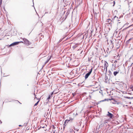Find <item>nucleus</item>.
Wrapping results in <instances>:
<instances>
[{"label":"nucleus","instance_id":"f257e3e1","mask_svg":"<svg viewBox=\"0 0 133 133\" xmlns=\"http://www.w3.org/2000/svg\"><path fill=\"white\" fill-rule=\"evenodd\" d=\"M73 128L76 131H78V129H77L75 128V127H72L71 128H70V129H69V131L70 132H73L75 133V132H74V131L72 128Z\"/></svg>","mask_w":133,"mask_h":133},{"label":"nucleus","instance_id":"f03ea898","mask_svg":"<svg viewBox=\"0 0 133 133\" xmlns=\"http://www.w3.org/2000/svg\"><path fill=\"white\" fill-rule=\"evenodd\" d=\"M24 43L25 44L27 45H29L30 44L29 41L27 39H23Z\"/></svg>","mask_w":133,"mask_h":133},{"label":"nucleus","instance_id":"7ed1b4c3","mask_svg":"<svg viewBox=\"0 0 133 133\" xmlns=\"http://www.w3.org/2000/svg\"><path fill=\"white\" fill-rule=\"evenodd\" d=\"M72 120L73 119L71 118V119H70V120H68L67 119L65 120L64 123V126H66L67 125V124L68 122H72Z\"/></svg>","mask_w":133,"mask_h":133},{"label":"nucleus","instance_id":"20e7f679","mask_svg":"<svg viewBox=\"0 0 133 133\" xmlns=\"http://www.w3.org/2000/svg\"><path fill=\"white\" fill-rule=\"evenodd\" d=\"M92 68L90 70V71L88 73H87L85 75V79L87 78L90 75V74L92 72Z\"/></svg>","mask_w":133,"mask_h":133},{"label":"nucleus","instance_id":"39448f33","mask_svg":"<svg viewBox=\"0 0 133 133\" xmlns=\"http://www.w3.org/2000/svg\"><path fill=\"white\" fill-rule=\"evenodd\" d=\"M108 63L106 61H104V69H105V68L106 70V71L107 70V68L108 67Z\"/></svg>","mask_w":133,"mask_h":133},{"label":"nucleus","instance_id":"423d86ee","mask_svg":"<svg viewBox=\"0 0 133 133\" xmlns=\"http://www.w3.org/2000/svg\"><path fill=\"white\" fill-rule=\"evenodd\" d=\"M108 114H107V115L110 118H112L114 115L110 113L109 112H108Z\"/></svg>","mask_w":133,"mask_h":133},{"label":"nucleus","instance_id":"0eeeda50","mask_svg":"<svg viewBox=\"0 0 133 133\" xmlns=\"http://www.w3.org/2000/svg\"><path fill=\"white\" fill-rule=\"evenodd\" d=\"M128 91L129 92L131 91H133V86L131 85L130 86L128 89Z\"/></svg>","mask_w":133,"mask_h":133},{"label":"nucleus","instance_id":"6e6552de","mask_svg":"<svg viewBox=\"0 0 133 133\" xmlns=\"http://www.w3.org/2000/svg\"><path fill=\"white\" fill-rule=\"evenodd\" d=\"M19 43V42H16L13 43L11 44L10 45V46H12L13 45H16L18 44Z\"/></svg>","mask_w":133,"mask_h":133},{"label":"nucleus","instance_id":"1a4fd4ad","mask_svg":"<svg viewBox=\"0 0 133 133\" xmlns=\"http://www.w3.org/2000/svg\"><path fill=\"white\" fill-rule=\"evenodd\" d=\"M114 20H116L118 21V17L116 16H115L114 18L113 19Z\"/></svg>","mask_w":133,"mask_h":133},{"label":"nucleus","instance_id":"9d476101","mask_svg":"<svg viewBox=\"0 0 133 133\" xmlns=\"http://www.w3.org/2000/svg\"><path fill=\"white\" fill-rule=\"evenodd\" d=\"M119 72L114 71V74L115 76H116V75Z\"/></svg>","mask_w":133,"mask_h":133},{"label":"nucleus","instance_id":"9b49d317","mask_svg":"<svg viewBox=\"0 0 133 133\" xmlns=\"http://www.w3.org/2000/svg\"><path fill=\"white\" fill-rule=\"evenodd\" d=\"M114 100V101H115V100L114 99V98H111L110 99H107V101H109V100Z\"/></svg>","mask_w":133,"mask_h":133},{"label":"nucleus","instance_id":"f8f14e48","mask_svg":"<svg viewBox=\"0 0 133 133\" xmlns=\"http://www.w3.org/2000/svg\"><path fill=\"white\" fill-rule=\"evenodd\" d=\"M39 102V101H38L35 104L34 106H37L38 105Z\"/></svg>","mask_w":133,"mask_h":133},{"label":"nucleus","instance_id":"ddd939ff","mask_svg":"<svg viewBox=\"0 0 133 133\" xmlns=\"http://www.w3.org/2000/svg\"><path fill=\"white\" fill-rule=\"evenodd\" d=\"M34 95L35 96V98H34V99H36L38 100V98L37 97H36V95L35 93L34 94Z\"/></svg>","mask_w":133,"mask_h":133},{"label":"nucleus","instance_id":"4468645a","mask_svg":"<svg viewBox=\"0 0 133 133\" xmlns=\"http://www.w3.org/2000/svg\"><path fill=\"white\" fill-rule=\"evenodd\" d=\"M51 97V96L50 95H49L47 99H50Z\"/></svg>","mask_w":133,"mask_h":133},{"label":"nucleus","instance_id":"2eb2a0df","mask_svg":"<svg viewBox=\"0 0 133 133\" xmlns=\"http://www.w3.org/2000/svg\"><path fill=\"white\" fill-rule=\"evenodd\" d=\"M76 95V93H72V95H73V96H74Z\"/></svg>","mask_w":133,"mask_h":133},{"label":"nucleus","instance_id":"dca6fc26","mask_svg":"<svg viewBox=\"0 0 133 133\" xmlns=\"http://www.w3.org/2000/svg\"><path fill=\"white\" fill-rule=\"evenodd\" d=\"M2 0H0V5L1 4Z\"/></svg>","mask_w":133,"mask_h":133},{"label":"nucleus","instance_id":"f3484780","mask_svg":"<svg viewBox=\"0 0 133 133\" xmlns=\"http://www.w3.org/2000/svg\"><path fill=\"white\" fill-rule=\"evenodd\" d=\"M113 3H114V5H113V6H114L115 5V1H114V2H113Z\"/></svg>","mask_w":133,"mask_h":133},{"label":"nucleus","instance_id":"a211bd4d","mask_svg":"<svg viewBox=\"0 0 133 133\" xmlns=\"http://www.w3.org/2000/svg\"><path fill=\"white\" fill-rule=\"evenodd\" d=\"M52 128L54 129H55V127L54 125H52Z\"/></svg>","mask_w":133,"mask_h":133},{"label":"nucleus","instance_id":"6ab92c4d","mask_svg":"<svg viewBox=\"0 0 133 133\" xmlns=\"http://www.w3.org/2000/svg\"><path fill=\"white\" fill-rule=\"evenodd\" d=\"M77 46V45H75L74 46H73V47H74V48H75Z\"/></svg>","mask_w":133,"mask_h":133},{"label":"nucleus","instance_id":"aec40b11","mask_svg":"<svg viewBox=\"0 0 133 133\" xmlns=\"http://www.w3.org/2000/svg\"><path fill=\"white\" fill-rule=\"evenodd\" d=\"M19 42V43H24V42H22V41H20V42Z\"/></svg>","mask_w":133,"mask_h":133},{"label":"nucleus","instance_id":"412c9836","mask_svg":"<svg viewBox=\"0 0 133 133\" xmlns=\"http://www.w3.org/2000/svg\"><path fill=\"white\" fill-rule=\"evenodd\" d=\"M38 101H39L40 100V99H41V98H38Z\"/></svg>","mask_w":133,"mask_h":133},{"label":"nucleus","instance_id":"4be33fe9","mask_svg":"<svg viewBox=\"0 0 133 133\" xmlns=\"http://www.w3.org/2000/svg\"><path fill=\"white\" fill-rule=\"evenodd\" d=\"M0 123H2V122L1 121H0Z\"/></svg>","mask_w":133,"mask_h":133},{"label":"nucleus","instance_id":"5701e85b","mask_svg":"<svg viewBox=\"0 0 133 133\" xmlns=\"http://www.w3.org/2000/svg\"><path fill=\"white\" fill-rule=\"evenodd\" d=\"M19 127H20V126H21V127H22V125H19Z\"/></svg>","mask_w":133,"mask_h":133},{"label":"nucleus","instance_id":"b1692460","mask_svg":"<svg viewBox=\"0 0 133 133\" xmlns=\"http://www.w3.org/2000/svg\"><path fill=\"white\" fill-rule=\"evenodd\" d=\"M132 25H130V26H129L128 28H129Z\"/></svg>","mask_w":133,"mask_h":133},{"label":"nucleus","instance_id":"393cba45","mask_svg":"<svg viewBox=\"0 0 133 133\" xmlns=\"http://www.w3.org/2000/svg\"><path fill=\"white\" fill-rule=\"evenodd\" d=\"M130 39L129 40H130V39Z\"/></svg>","mask_w":133,"mask_h":133},{"label":"nucleus","instance_id":"a878e982","mask_svg":"<svg viewBox=\"0 0 133 133\" xmlns=\"http://www.w3.org/2000/svg\"><path fill=\"white\" fill-rule=\"evenodd\" d=\"M49 61V60H48V61H47V62L46 63H47L48 62V61Z\"/></svg>","mask_w":133,"mask_h":133}]
</instances>
